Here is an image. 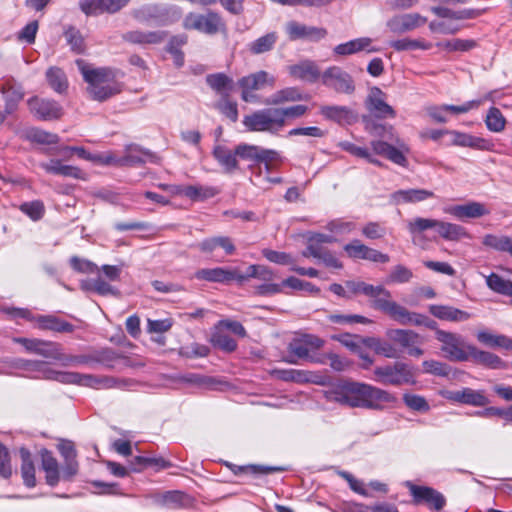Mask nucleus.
I'll return each instance as SVG.
<instances>
[{
  "instance_id": "obj_33",
  "label": "nucleus",
  "mask_w": 512,
  "mask_h": 512,
  "mask_svg": "<svg viewBox=\"0 0 512 512\" xmlns=\"http://www.w3.org/2000/svg\"><path fill=\"white\" fill-rule=\"evenodd\" d=\"M165 38V33L161 31H129L123 35V39L133 44H158Z\"/></svg>"
},
{
  "instance_id": "obj_64",
  "label": "nucleus",
  "mask_w": 512,
  "mask_h": 512,
  "mask_svg": "<svg viewBox=\"0 0 512 512\" xmlns=\"http://www.w3.org/2000/svg\"><path fill=\"white\" fill-rule=\"evenodd\" d=\"M20 210L33 221L40 220L45 212L44 204L40 200L25 202L20 206Z\"/></svg>"
},
{
  "instance_id": "obj_45",
  "label": "nucleus",
  "mask_w": 512,
  "mask_h": 512,
  "mask_svg": "<svg viewBox=\"0 0 512 512\" xmlns=\"http://www.w3.org/2000/svg\"><path fill=\"white\" fill-rule=\"evenodd\" d=\"M22 465H21V475L24 481V484L27 487H34L36 484L35 478V467L33 461L31 459V454L26 449L20 450Z\"/></svg>"
},
{
  "instance_id": "obj_12",
  "label": "nucleus",
  "mask_w": 512,
  "mask_h": 512,
  "mask_svg": "<svg viewBox=\"0 0 512 512\" xmlns=\"http://www.w3.org/2000/svg\"><path fill=\"white\" fill-rule=\"evenodd\" d=\"M427 22V18L419 13H404L392 16L386 22V27L393 34H404L413 31Z\"/></svg>"
},
{
  "instance_id": "obj_8",
  "label": "nucleus",
  "mask_w": 512,
  "mask_h": 512,
  "mask_svg": "<svg viewBox=\"0 0 512 512\" xmlns=\"http://www.w3.org/2000/svg\"><path fill=\"white\" fill-rule=\"evenodd\" d=\"M275 83L276 78L264 70L244 76L238 81V86L241 89V98L248 103L257 102L259 98L255 94V91L264 89L265 87L273 88Z\"/></svg>"
},
{
  "instance_id": "obj_25",
  "label": "nucleus",
  "mask_w": 512,
  "mask_h": 512,
  "mask_svg": "<svg viewBox=\"0 0 512 512\" xmlns=\"http://www.w3.org/2000/svg\"><path fill=\"white\" fill-rule=\"evenodd\" d=\"M429 312L440 320L451 322H465L472 316L467 311L447 305H430Z\"/></svg>"
},
{
  "instance_id": "obj_37",
  "label": "nucleus",
  "mask_w": 512,
  "mask_h": 512,
  "mask_svg": "<svg viewBox=\"0 0 512 512\" xmlns=\"http://www.w3.org/2000/svg\"><path fill=\"white\" fill-rule=\"evenodd\" d=\"M217 248H222L227 255H232L235 252V245L229 237L217 236L204 239L199 243V249L205 253H211Z\"/></svg>"
},
{
  "instance_id": "obj_27",
  "label": "nucleus",
  "mask_w": 512,
  "mask_h": 512,
  "mask_svg": "<svg viewBox=\"0 0 512 512\" xmlns=\"http://www.w3.org/2000/svg\"><path fill=\"white\" fill-rule=\"evenodd\" d=\"M307 97L297 87H286L274 92L266 98L263 103L266 105H281L288 102H298L305 100Z\"/></svg>"
},
{
  "instance_id": "obj_4",
  "label": "nucleus",
  "mask_w": 512,
  "mask_h": 512,
  "mask_svg": "<svg viewBox=\"0 0 512 512\" xmlns=\"http://www.w3.org/2000/svg\"><path fill=\"white\" fill-rule=\"evenodd\" d=\"M185 30H193L206 35H215L226 31V23L220 13L206 10L204 13L189 12L182 21Z\"/></svg>"
},
{
  "instance_id": "obj_11",
  "label": "nucleus",
  "mask_w": 512,
  "mask_h": 512,
  "mask_svg": "<svg viewBox=\"0 0 512 512\" xmlns=\"http://www.w3.org/2000/svg\"><path fill=\"white\" fill-rule=\"evenodd\" d=\"M285 32L291 41H309L319 42L326 38L328 31L326 28L310 26L297 21H289L285 25Z\"/></svg>"
},
{
  "instance_id": "obj_10",
  "label": "nucleus",
  "mask_w": 512,
  "mask_h": 512,
  "mask_svg": "<svg viewBox=\"0 0 512 512\" xmlns=\"http://www.w3.org/2000/svg\"><path fill=\"white\" fill-rule=\"evenodd\" d=\"M323 85L338 93L352 94L355 90L352 76L338 66L327 68L321 76Z\"/></svg>"
},
{
  "instance_id": "obj_56",
  "label": "nucleus",
  "mask_w": 512,
  "mask_h": 512,
  "mask_svg": "<svg viewBox=\"0 0 512 512\" xmlns=\"http://www.w3.org/2000/svg\"><path fill=\"white\" fill-rule=\"evenodd\" d=\"M438 47L443 48L449 52L453 51H469L476 46V42L471 39H452L436 44Z\"/></svg>"
},
{
  "instance_id": "obj_19",
  "label": "nucleus",
  "mask_w": 512,
  "mask_h": 512,
  "mask_svg": "<svg viewBox=\"0 0 512 512\" xmlns=\"http://www.w3.org/2000/svg\"><path fill=\"white\" fill-rule=\"evenodd\" d=\"M135 385L132 379L116 378L111 376H95L92 374L85 375V387L95 389H130Z\"/></svg>"
},
{
  "instance_id": "obj_14",
  "label": "nucleus",
  "mask_w": 512,
  "mask_h": 512,
  "mask_svg": "<svg viewBox=\"0 0 512 512\" xmlns=\"http://www.w3.org/2000/svg\"><path fill=\"white\" fill-rule=\"evenodd\" d=\"M383 313L387 314L391 319L398 322L401 325H416L422 326L426 317L420 313L410 312L405 307L401 306L392 298Z\"/></svg>"
},
{
  "instance_id": "obj_42",
  "label": "nucleus",
  "mask_w": 512,
  "mask_h": 512,
  "mask_svg": "<svg viewBox=\"0 0 512 512\" xmlns=\"http://www.w3.org/2000/svg\"><path fill=\"white\" fill-rule=\"evenodd\" d=\"M164 16V8L158 4H147L133 11V17L140 22L160 20Z\"/></svg>"
},
{
  "instance_id": "obj_24",
  "label": "nucleus",
  "mask_w": 512,
  "mask_h": 512,
  "mask_svg": "<svg viewBox=\"0 0 512 512\" xmlns=\"http://www.w3.org/2000/svg\"><path fill=\"white\" fill-rule=\"evenodd\" d=\"M289 74L299 80L314 83L322 76L318 65L312 60H303L288 67Z\"/></svg>"
},
{
  "instance_id": "obj_15",
  "label": "nucleus",
  "mask_w": 512,
  "mask_h": 512,
  "mask_svg": "<svg viewBox=\"0 0 512 512\" xmlns=\"http://www.w3.org/2000/svg\"><path fill=\"white\" fill-rule=\"evenodd\" d=\"M446 134L450 136V144L454 146L468 147L481 151H491L494 147L490 140L457 130H447Z\"/></svg>"
},
{
  "instance_id": "obj_60",
  "label": "nucleus",
  "mask_w": 512,
  "mask_h": 512,
  "mask_svg": "<svg viewBox=\"0 0 512 512\" xmlns=\"http://www.w3.org/2000/svg\"><path fill=\"white\" fill-rule=\"evenodd\" d=\"M278 110L282 121V127L284 128L286 126L287 118H300L309 111V108L306 105L298 104L289 107H278Z\"/></svg>"
},
{
  "instance_id": "obj_51",
  "label": "nucleus",
  "mask_w": 512,
  "mask_h": 512,
  "mask_svg": "<svg viewBox=\"0 0 512 512\" xmlns=\"http://www.w3.org/2000/svg\"><path fill=\"white\" fill-rule=\"evenodd\" d=\"M81 288L83 290H92L100 295H116L118 291L112 287L109 283L104 281L101 277L96 279L86 280L81 282Z\"/></svg>"
},
{
  "instance_id": "obj_2",
  "label": "nucleus",
  "mask_w": 512,
  "mask_h": 512,
  "mask_svg": "<svg viewBox=\"0 0 512 512\" xmlns=\"http://www.w3.org/2000/svg\"><path fill=\"white\" fill-rule=\"evenodd\" d=\"M371 133L380 137L370 143L374 154L384 156L397 165L406 166L407 159L403 149H407L400 139L394 136L391 126L375 125Z\"/></svg>"
},
{
  "instance_id": "obj_21",
  "label": "nucleus",
  "mask_w": 512,
  "mask_h": 512,
  "mask_svg": "<svg viewBox=\"0 0 512 512\" xmlns=\"http://www.w3.org/2000/svg\"><path fill=\"white\" fill-rule=\"evenodd\" d=\"M195 277L217 283H229L234 280L239 282V272L236 269L222 267L200 269L195 273Z\"/></svg>"
},
{
  "instance_id": "obj_57",
  "label": "nucleus",
  "mask_w": 512,
  "mask_h": 512,
  "mask_svg": "<svg viewBox=\"0 0 512 512\" xmlns=\"http://www.w3.org/2000/svg\"><path fill=\"white\" fill-rule=\"evenodd\" d=\"M437 219L416 217L407 223V229L412 235L420 234L429 229H435Z\"/></svg>"
},
{
  "instance_id": "obj_39",
  "label": "nucleus",
  "mask_w": 512,
  "mask_h": 512,
  "mask_svg": "<svg viewBox=\"0 0 512 512\" xmlns=\"http://www.w3.org/2000/svg\"><path fill=\"white\" fill-rule=\"evenodd\" d=\"M278 40L276 32H269L248 44V50L253 55L267 53L273 50Z\"/></svg>"
},
{
  "instance_id": "obj_31",
  "label": "nucleus",
  "mask_w": 512,
  "mask_h": 512,
  "mask_svg": "<svg viewBox=\"0 0 512 512\" xmlns=\"http://www.w3.org/2000/svg\"><path fill=\"white\" fill-rule=\"evenodd\" d=\"M351 382H340L325 390L323 395L328 402L350 407Z\"/></svg>"
},
{
  "instance_id": "obj_35",
  "label": "nucleus",
  "mask_w": 512,
  "mask_h": 512,
  "mask_svg": "<svg viewBox=\"0 0 512 512\" xmlns=\"http://www.w3.org/2000/svg\"><path fill=\"white\" fill-rule=\"evenodd\" d=\"M386 335L389 340L399 344L406 350L413 345L421 343L419 335L412 330L390 329L386 332Z\"/></svg>"
},
{
  "instance_id": "obj_34",
  "label": "nucleus",
  "mask_w": 512,
  "mask_h": 512,
  "mask_svg": "<svg viewBox=\"0 0 512 512\" xmlns=\"http://www.w3.org/2000/svg\"><path fill=\"white\" fill-rule=\"evenodd\" d=\"M41 457L42 469L45 471L47 484L56 486L61 478L58 461L48 450H44Z\"/></svg>"
},
{
  "instance_id": "obj_23",
  "label": "nucleus",
  "mask_w": 512,
  "mask_h": 512,
  "mask_svg": "<svg viewBox=\"0 0 512 512\" xmlns=\"http://www.w3.org/2000/svg\"><path fill=\"white\" fill-rule=\"evenodd\" d=\"M445 211L459 220L480 218L490 213L484 204L476 201L455 205Z\"/></svg>"
},
{
  "instance_id": "obj_47",
  "label": "nucleus",
  "mask_w": 512,
  "mask_h": 512,
  "mask_svg": "<svg viewBox=\"0 0 512 512\" xmlns=\"http://www.w3.org/2000/svg\"><path fill=\"white\" fill-rule=\"evenodd\" d=\"M487 286L494 292L512 297V281L506 280L496 273L486 277Z\"/></svg>"
},
{
  "instance_id": "obj_1",
  "label": "nucleus",
  "mask_w": 512,
  "mask_h": 512,
  "mask_svg": "<svg viewBox=\"0 0 512 512\" xmlns=\"http://www.w3.org/2000/svg\"><path fill=\"white\" fill-rule=\"evenodd\" d=\"M76 65L88 84L87 92L93 100L102 102L121 92V86L114 80L111 69L94 68L82 59H77Z\"/></svg>"
},
{
  "instance_id": "obj_41",
  "label": "nucleus",
  "mask_w": 512,
  "mask_h": 512,
  "mask_svg": "<svg viewBox=\"0 0 512 512\" xmlns=\"http://www.w3.org/2000/svg\"><path fill=\"white\" fill-rule=\"evenodd\" d=\"M435 230L442 238L449 241H457L466 236V231L462 226L441 220H437Z\"/></svg>"
},
{
  "instance_id": "obj_43",
  "label": "nucleus",
  "mask_w": 512,
  "mask_h": 512,
  "mask_svg": "<svg viewBox=\"0 0 512 512\" xmlns=\"http://www.w3.org/2000/svg\"><path fill=\"white\" fill-rule=\"evenodd\" d=\"M151 157V153L144 151L139 146L129 145L126 147L125 155L121 157V166L142 164Z\"/></svg>"
},
{
  "instance_id": "obj_20",
  "label": "nucleus",
  "mask_w": 512,
  "mask_h": 512,
  "mask_svg": "<svg viewBox=\"0 0 512 512\" xmlns=\"http://www.w3.org/2000/svg\"><path fill=\"white\" fill-rule=\"evenodd\" d=\"M448 399L466 405L475 407L486 406L490 403V400L484 394L482 390H474L471 388H462L449 392Z\"/></svg>"
},
{
  "instance_id": "obj_38",
  "label": "nucleus",
  "mask_w": 512,
  "mask_h": 512,
  "mask_svg": "<svg viewBox=\"0 0 512 512\" xmlns=\"http://www.w3.org/2000/svg\"><path fill=\"white\" fill-rule=\"evenodd\" d=\"M213 156L227 173H231L238 168L236 149L233 152L225 146L217 145L213 150Z\"/></svg>"
},
{
  "instance_id": "obj_32",
  "label": "nucleus",
  "mask_w": 512,
  "mask_h": 512,
  "mask_svg": "<svg viewBox=\"0 0 512 512\" xmlns=\"http://www.w3.org/2000/svg\"><path fill=\"white\" fill-rule=\"evenodd\" d=\"M85 375L78 372L55 371L47 367L43 370L44 379L54 380L63 384L85 386Z\"/></svg>"
},
{
  "instance_id": "obj_5",
  "label": "nucleus",
  "mask_w": 512,
  "mask_h": 512,
  "mask_svg": "<svg viewBox=\"0 0 512 512\" xmlns=\"http://www.w3.org/2000/svg\"><path fill=\"white\" fill-rule=\"evenodd\" d=\"M243 125L249 131L277 134L283 129L278 107L256 110L244 116Z\"/></svg>"
},
{
  "instance_id": "obj_58",
  "label": "nucleus",
  "mask_w": 512,
  "mask_h": 512,
  "mask_svg": "<svg viewBox=\"0 0 512 512\" xmlns=\"http://www.w3.org/2000/svg\"><path fill=\"white\" fill-rule=\"evenodd\" d=\"M27 138L39 144H57L60 140L59 136L41 129L33 128L27 132Z\"/></svg>"
},
{
  "instance_id": "obj_48",
  "label": "nucleus",
  "mask_w": 512,
  "mask_h": 512,
  "mask_svg": "<svg viewBox=\"0 0 512 512\" xmlns=\"http://www.w3.org/2000/svg\"><path fill=\"white\" fill-rule=\"evenodd\" d=\"M46 78L50 87L57 93H63L68 87V81L63 70L51 67L46 72Z\"/></svg>"
},
{
  "instance_id": "obj_55",
  "label": "nucleus",
  "mask_w": 512,
  "mask_h": 512,
  "mask_svg": "<svg viewBox=\"0 0 512 512\" xmlns=\"http://www.w3.org/2000/svg\"><path fill=\"white\" fill-rule=\"evenodd\" d=\"M36 354L60 362L63 358V349L59 343L42 340Z\"/></svg>"
},
{
  "instance_id": "obj_62",
  "label": "nucleus",
  "mask_w": 512,
  "mask_h": 512,
  "mask_svg": "<svg viewBox=\"0 0 512 512\" xmlns=\"http://www.w3.org/2000/svg\"><path fill=\"white\" fill-rule=\"evenodd\" d=\"M261 147L256 145L239 144L236 146V155L243 160L259 163Z\"/></svg>"
},
{
  "instance_id": "obj_16",
  "label": "nucleus",
  "mask_w": 512,
  "mask_h": 512,
  "mask_svg": "<svg viewBox=\"0 0 512 512\" xmlns=\"http://www.w3.org/2000/svg\"><path fill=\"white\" fill-rule=\"evenodd\" d=\"M324 341L318 336L305 334L289 344V352L299 359H312L310 352L320 349Z\"/></svg>"
},
{
  "instance_id": "obj_50",
  "label": "nucleus",
  "mask_w": 512,
  "mask_h": 512,
  "mask_svg": "<svg viewBox=\"0 0 512 512\" xmlns=\"http://www.w3.org/2000/svg\"><path fill=\"white\" fill-rule=\"evenodd\" d=\"M485 124L489 131L499 133L505 129L506 119L498 108L491 107L487 112Z\"/></svg>"
},
{
  "instance_id": "obj_18",
  "label": "nucleus",
  "mask_w": 512,
  "mask_h": 512,
  "mask_svg": "<svg viewBox=\"0 0 512 512\" xmlns=\"http://www.w3.org/2000/svg\"><path fill=\"white\" fill-rule=\"evenodd\" d=\"M30 111L42 120L58 119L63 114L62 107L54 100L34 97L28 101Z\"/></svg>"
},
{
  "instance_id": "obj_17",
  "label": "nucleus",
  "mask_w": 512,
  "mask_h": 512,
  "mask_svg": "<svg viewBox=\"0 0 512 512\" xmlns=\"http://www.w3.org/2000/svg\"><path fill=\"white\" fill-rule=\"evenodd\" d=\"M362 51L373 53L378 52L379 49L372 46L371 38L360 37L336 45L332 53L335 57H347Z\"/></svg>"
},
{
  "instance_id": "obj_22",
  "label": "nucleus",
  "mask_w": 512,
  "mask_h": 512,
  "mask_svg": "<svg viewBox=\"0 0 512 512\" xmlns=\"http://www.w3.org/2000/svg\"><path fill=\"white\" fill-rule=\"evenodd\" d=\"M368 110L378 118L395 117L394 109L385 101V95L379 88H373L367 99Z\"/></svg>"
},
{
  "instance_id": "obj_30",
  "label": "nucleus",
  "mask_w": 512,
  "mask_h": 512,
  "mask_svg": "<svg viewBox=\"0 0 512 512\" xmlns=\"http://www.w3.org/2000/svg\"><path fill=\"white\" fill-rule=\"evenodd\" d=\"M1 92L5 97L6 111L11 113L18 102H20L24 96L21 85L17 84L14 79H5L2 86Z\"/></svg>"
},
{
  "instance_id": "obj_52",
  "label": "nucleus",
  "mask_w": 512,
  "mask_h": 512,
  "mask_svg": "<svg viewBox=\"0 0 512 512\" xmlns=\"http://www.w3.org/2000/svg\"><path fill=\"white\" fill-rule=\"evenodd\" d=\"M477 340L488 347H503L507 349L509 338L505 335H496L487 330L478 331L476 334Z\"/></svg>"
},
{
  "instance_id": "obj_6",
  "label": "nucleus",
  "mask_w": 512,
  "mask_h": 512,
  "mask_svg": "<svg viewBox=\"0 0 512 512\" xmlns=\"http://www.w3.org/2000/svg\"><path fill=\"white\" fill-rule=\"evenodd\" d=\"M375 380L384 385L400 386L415 383V370L405 362L376 367Z\"/></svg>"
},
{
  "instance_id": "obj_40",
  "label": "nucleus",
  "mask_w": 512,
  "mask_h": 512,
  "mask_svg": "<svg viewBox=\"0 0 512 512\" xmlns=\"http://www.w3.org/2000/svg\"><path fill=\"white\" fill-rule=\"evenodd\" d=\"M97 361L101 362L105 367L110 369H116L118 366H132V362L128 357L118 354L113 350L101 351L98 355Z\"/></svg>"
},
{
  "instance_id": "obj_61",
  "label": "nucleus",
  "mask_w": 512,
  "mask_h": 512,
  "mask_svg": "<svg viewBox=\"0 0 512 512\" xmlns=\"http://www.w3.org/2000/svg\"><path fill=\"white\" fill-rule=\"evenodd\" d=\"M283 285L293 290L305 291L312 295H317L320 292V289L312 283L300 280L296 277H288L283 280Z\"/></svg>"
},
{
  "instance_id": "obj_63",
  "label": "nucleus",
  "mask_w": 512,
  "mask_h": 512,
  "mask_svg": "<svg viewBox=\"0 0 512 512\" xmlns=\"http://www.w3.org/2000/svg\"><path fill=\"white\" fill-rule=\"evenodd\" d=\"M10 367L25 371L39 372L43 376L44 363L41 361L25 360L21 358L9 361Z\"/></svg>"
},
{
  "instance_id": "obj_29",
  "label": "nucleus",
  "mask_w": 512,
  "mask_h": 512,
  "mask_svg": "<svg viewBox=\"0 0 512 512\" xmlns=\"http://www.w3.org/2000/svg\"><path fill=\"white\" fill-rule=\"evenodd\" d=\"M469 360L476 364L486 366L491 369H502L505 367L504 362L496 354L479 350L476 346L468 347Z\"/></svg>"
},
{
  "instance_id": "obj_13",
  "label": "nucleus",
  "mask_w": 512,
  "mask_h": 512,
  "mask_svg": "<svg viewBox=\"0 0 512 512\" xmlns=\"http://www.w3.org/2000/svg\"><path fill=\"white\" fill-rule=\"evenodd\" d=\"M406 486L414 497L415 503L425 502L435 511H440L446 504L444 495L431 487L417 486L409 481L406 482Z\"/></svg>"
},
{
  "instance_id": "obj_9",
  "label": "nucleus",
  "mask_w": 512,
  "mask_h": 512,
  "mask_svg": "<svg viewBox=\"0 0 512 512\" xmlns=\"http://www.w3.org/2000/svg\"><path fill=\"white\" fill-rule=\"evenodd\" d=\"M347 288L354 294H363L371 298V307L375 310L384 312L390 299L392 298L389 290L383 286H374L363 281H348Z\"/></svg>"
},
{
  "instance_id": "obj_46",
  "label": "nucleus",
  "mask_w": 512,
  "mask_h": 512,
  "mask_svg": "<svg viewBox=\"0 0 512 512\" xmlns=\"http://www.w3.org/2000/svg\"><path fill=\"white\" fill-rule=\"evenodd\" d=\"M219 191L215 187L202 185H188L185 188V196L193 201H203L217 195Z\"/></svg>"
},
{
  "instance_id": "obj_53",
  "label": "nucleus",
  "mask_w": 512,
  "mask_h": 512,
  "mask_svg": "<svg viewBox=\"0 0 512 512\" xmlns=\"http://www.w3.org/2000/svg\"><path fill=\"white\" fill-rule=\"evenodd\" d=\"M339 146L346 152L359 157L366 159L369 163L376 165V166H382L381 161H379L377 158H375L370 151L367 148L356 146L353 143H350L348 141L340 142Z\"/></svg>"
},
{
  "instance_id": "obj_26",
  "label": "nucleus",
  "mask_w": 512,
  "mask_h": 512,
  "mask_svg": "<svg viewBox=\"0 0 512 512\" xmlns=\"http://www.w3.org/2000/svg\"><path fill=\"white\" fill-rule=\"evenodd\" d=\"M433 197L434 193L426 189L398 190L391 194V200L396 205L405 203H418Z\"/></svg>"
},
{
  "instance_id": "obj_36",
  "label": "nucleus",
  "mask_w": 512,
  "mask_h": 512,
  "mask_svg": "<svg viewBox=\"0 0 512 512\" xmlns=\"http://www.w3.org/2000/svg\"><path fill=\"white\" fill-rule=\"evenodd\" d=\"M320 112L327 119L336 121L338 123L350 124L356 119V116L352 110L346 106H322Z\"/></svg>"
},
{
  "instance_id": "obj_49",
  "label": "nucleus",
  "mask_w": 512,
  "mask_h": 512,
  "mask_svg": "<svg viewBox=\"0 0 512 512\" xmlns=\"http://www.w3.org/2000/svg\"><path fill=\"white\" fill-rule=\"evenodd\" d=\"M494 92L487 93L482 99L468 101L462 105H443L448 114L457 115L467 113L468 111L478 108L484 101H493Z\"/></svg>"
},
{
  "instance_id": "obj_3",
  "label": "nucleus",
  "mask_w": 512,
  "mask_h": 512,
  "mask_svg": "<svg viewBox=\"0 0 512 512\" xmlns=\"http://www.w3.org/2000/svg\"><path fill=\"white\" fill-rule=\"evenodd\" d=\"M394 401L395 397L385 390L365 383L351 382V408L381 410L385 404Z\"/></svg>"
},
{
  "instance_id": "obj_44",
  "label": "nucleus",
  "mask_w": 512,
  "mask_h": 512,
  "mask_svg": "<svg viewBox=\"0 0 512 512\" xmlns=\"http://www.w3.org/2000/svg\"><path fill=\"white\" fill-rule=\"evenodd\" d=\"M249 278H256L263 282L273 281L275 278L274 273L266 266L263 265H250L245 274L239 273V283L247 281Z\"/></svg>"
},
{
  "instance_id": "obj_28",
  "label": "nucleus",
  "mask_w": 512,
  "mask_h": 512,
  "mask_svg": "<svg viewBox=\"0 0 512 512\" xmlns=\"http://www.w3.org/2000/svg\"><path fill=\"white\" fill-rule=\"evenodd\" d=\"M37 326L42 330H51L59 333H72L75 329L74 325L60 319L55 315H40L35 318Z\"/></svg>"
},
{
  "instance_id": "obj_59",
  "label": "nucleus",
  "mask_w": 512,
  "mask_h": 512,
  "mask_svg": "<svg viewBox=\"0 0 512 512\" xmlns=\"http://www.w3.org/2000/svg\"><path fill=\"white\" fill-rule=\"evenodd\" d=\"M206 82L213 90L222 93L231 88L232 79L223 73H217L208 75Z\"/></svg>"
},
{
  "instance_id": "obj_7",
  "label": "nucleus",
  "mask_w": 512,
  "mask_h": 512,
  "mask_svg": "<svg viewBox=\"0 0 512 512\" xmlns=\"http://www.w3.org/2000/svg\"><path fill=\"white\" fill-rule=\"evenodd\" d=\"M436 339L442 344L441 351L447 359L457 362L469 360L468 347H472V345L466 343L461 335L444 330H436Z\"/></svg>"
},
{
  "instance_id": "obj_54",
  "label": "nucleus",
  "mask_w": 512,
  "mask_h": 512,
  "mask_svg": "<svg viewBox=\"0 0 512 512\" xmlns=\"http://www.w3.org/2000/svg\"><path fill=\"white\" fill-rule=\"evenodd\" d=\"M64 36L66 38L67 43L70 45L71 50L76 54H81L85 51V41L84 37L80 33L78 29L73 26H69L64 31Z\"/></svg>"
}]
</instances>
